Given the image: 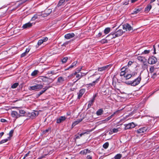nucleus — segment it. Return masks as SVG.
<instances>
[{
	"mask_svg": "<svg viewBox=\"0 0 159 159\" xmlns=\"http://www.w3.org/2000/svg\"><path fill=\"white\" fill-rule=\"evenodd\" d=\"M125 32V31H123L122 30H118L115 33H110L108 36H111V38H115L121 35L123 33Z\"/></svg>",
	"mask_w": 159,
	"mask_h": 159,
	"instance_id": "nucleus-1",
	"label": "nucleus"
},
{
	"mask_svg": "<svg viewBox=\"0 0 159 159\" xmlns=\"http://www.w3.org/2000/svg\"><path fill=\"white\" fill-rule=\"evenodd\" d=\"M157 61V59L156 57L154 56H152L148 58V62L149 64L153 65L155 64Z\"/></svg>",
	"mask_w": 159,
	"mask_h": 159,
	"instance_id": "nucleus-2",
	"label": "nucleus"
},
{
	"mask_svg": "<svg viewBox=\"0 0 159 159\" xmlns=\"http://www.w3.org/2000/svg\"><path fill=\"white\" fill-rule=\"evenodd\" d=\"M141 80V77L140 74L138 77L132 81V84L131 83L132 86H135L139 84L140 83Z\"/></svg>",
	"mask_w": 159,
	"mask_h": 159,
	"instance_id": "nucleus-3",
	"label": "nucleus"
},
{
	"mask_svg": "<svg viewBox=\"0 0 159 159\" xmlns=\"http://www.w3.org/2000/svg\"><path fill=\"white\" fill-rule=\"evenodd\" d=\"M43 87V85L40 84H37L34 86L30 87L29 89V90H38L42 89Z\"/></svg>",
	"mask_w": 159,
	"mask_h": 159,
	"instance_id": "nucleus-4",
	"label": "nucleus"
},
{
	"mask_svg": "<svg viewBox=\"0 0 159 159\" xmlns=\"http://www.w3.org/2000/svg\"><path fill=\"white\" fill-rule=\"evenodd\" d=\"M123 29L126 31H130L133 30L132 27L129 24H125L123 25Z\"/></svg>",
	"mask_w": 159,
	"mask_h": 159,
	"instance_id": "nucleus-5",
	"label": "nucleus"
},
{
	"mask_svg": "<svg viewBox=\"0 0 159 159\" xmlns=\"http://www.w3.org/2000/svg\"><path fill=\"white\" fill-rule=\"evenodd\" d=\"M42 80L43 81L47 82V83L49 84L52 82L54 81V79L48 78L46 76H43V77Z\"/></svg>",
	"mask_w": 159,
	"mask_h": 159,
	"instance_id": "nucleus-6",
	"label": "nucleus"
},
{
	"mask_svg": "<svg viewBox=\"0 0 159 159\" xmlns=\"http://www.w3.org/2000/svg\"><path fill=\"white\" fill-rule=\"evenodd\" d=\"M125 130L129 129L134 128L135 126V125L133 122L129 123L128 124H126L125 125Z\"/></svg>",
	"mask_w": 159,
	"mask_h": 159,
	"instance_id": "nucleus-7",
	"label": "nucleus"
},
{
	"mask_svg": "<svg viewBox=\"0 0 159 159\" xmlns=\"http://www.w3.org/2000/svg\"><path fill=\"white\" fill-rule=\"evenodd\" d=\"M99 78L100 77L97 78L95 80H93L92 83L86 84V86L87 87H89L94 86L99 81Z\"/></svg>",
	"mask_w": 159,
	"mask_h": 159,
	"instance_id": "nucleus-8",
	"label": "nucleus"
},
{
	"mask_svg": "<svg viewBox=\"0 0 159 159\" xmlns=\"http://www.w3.org/2000/svg\"><path fill=\"white\" fill-rule=\"evenodd\" d=\"M96 96V94L93 95L92 99L89 102V103L88 104V107L89 108L90 107L93 105V103L94 101V100Z\"/></svg>",
	"mask_w": 159,
	"mask_h": 159,
	"instance_id": "nucleus-9",
	"label": "nucleus"
},
{
	"mask_svg": "<svg viewBox=\"0 0 159 159\" xmlns=\"http://www.w3.org/2000/svg\"><path fill=\"white\" fill-rule=\"evenodd\" d=\"M52 10L50 9H46L44 11V13L42 14V16L45 17L48 16L52 12Z\"/></svg>",
	"mask_w": 159,
	"mask_h": 159,
	"instance_id": "nucleus-10",
	"label": "nucleus"
},
{
	"mask_svg": "<svg viewBox=\"0 0 159 159\" xmlns=\"http://www.w3.org/2000/svg\"><path fill=\"white\" fill-rule=\"evenodd\" d=\"M75 35L74 33H71L65 34L64 37L66 39H69L73 37Z\"/></svg>",
	"mask_w": 159,
	"mask_h": 159,
	"instance_id": "nucleus-11",
	"label": "nucleus"
},
{
	"mask_svg": "<svg viewBox=\"0 0 159 159\" xmlns=\"http://www.w3.org/2000/svg\"><path fill=\"white\" fill-rule=\"evenodd\" d=\"M64 81V78L61 76H60L58 78L57 82L59 84L62 85L63 84Z\"/></svg>",
	"mask_w": 159,
	"mask_h": 159,
	"instance_id": "nucleus-12",
	"label": "nucleus"
},
{
	"mask_svg": "<svg viewBox=\"0 0 159 159\" xmlns=\"http://www.w3.org/2000/svg\"><path fill=\"white\" fill-rule=\"evenodd\" d=\"M39 114V113L38 111H34L31 113L30 115V117L31 118L33 119L34 118H35L36 116H37Z\"/></svg>",
	"mask_w": 159,
	"mask_h": 159,
	"instance_id": "nucleus-13",
	"label": "nucleus"
},
{
	"mask_svg": "<svg viewBox=\"0 0 159 159\" xmlns=\"http://www.w3.org/2000/svg\"><path fill=\"white\" fill-rule=\"evenodd\" d=\"M32 23H31L30 22H29L27 23H26L25 24H24L22 28H23L24 29H27V28H29L32 26Z\"/></svg>",
	"mask_w": 159,
	"mask_h": 159,
	"instance_id": "nucleus-14",
	"label": "nucleus"
},
{
	"mask_svg": "<svg viewBox=\"0 0 159 159\" xmlns=\"http://www.w3.org/2000/svg\"><path fill=\"white\" fill-rule=\"evenodd\" d=\"M66 119V117L65 116H61L59 118L57 119L56 122L57 123H60L65 120Z\"/></svg>",
	"mask_w": 159,
	"mask_h": 159,
	"instance_id": "nucleus-15",
	"label": "nucleus"
},
{
	"mask_svg": "<svg viewBox=\"0 0 159 159\" xmlns=\"http://www.w3.org/2000/svg\"><path fill=\"white\" fill-rule=\"evenodd\" d=\"M85 92V90L84 89H81L79 91V93L78 96V98L80 99L82 97Z\"/></svg>",
	"mask_w": 159,
	"mask_h": 159,
	"instance_id": "nucleus-16",
	"label": "nucleus"
},
{
	"mask_svg": "<svg viewBox=\"0 0 159 159\" xmlns=\"http://www.w3.org/2000/svg\"><path fill=\"white\" fill-rule=\"evenodd\" d=\"M141 66L143 70H144L146 69L147 70L148 68V64L147 62V60L142 62Z\"/></svg>",
	"mask_w": 159,
	"mask_h": 159,
	"instance_id": "nucleus-17",
	"label": "nucleus"
},
{
	"mask_svg": "<svg viewBox=\"0 0 159 159\" xmlns=\"http://www.w3.org/2000/svg\"><path fill=\"white\" fill-rule=\"evenodd\" d=\"M137 59L139 61L142 63L147 60L145 57L141 56H138Z\"/></svg>",
	"mask_w": 159,
	"mask_h": 159,
	"instance_id": "nucleus-18",
	"label": "nucleus"
},
{
	"mask_svg": "<svg viewBox=\"0 0 159 159\" xmlns=\"http://www.w3.org/2000/svg\"><path fill=\"white\" fill-rule=\"evenodd\" d=\"M147 128L145 127L141 128L137 130V132L138 133H142L145 132L147 130Z\"/></svg>",
	"mask_w": 159,
	"mask_h": 159,
	"instance_id": "nucleus-19",
	"label": "nucleus"
},
{
	"mask_svg": "<svg viewBox=\"0 0 159 159\" xmlns=\"http://www.w3.org/2000/svg\"><path fill=\"white\" fill-rule=\"evenodd\" d=\"M142 10L141 8H135L133 11V12L132 13V14H136L139 13Z\"/></svg>",
	"mask_w": 159,
	"mask_h": 159,
	"instance_id": "nucleus-20",
	"label": "nucleus"
},
{
	"mask_svg": "<svg viewBox=\"0 0 159 159\" xmlns=\"http://www.w3.org/2000/svg\"><path fill=\"white\" fill-rule=\"evenodd\" d=\"M103 112V109H100L97 111L96 114L97 116H99L101 115Z\"/></svg>",
	"mask_w": 159,
	"mask_h": 159,
	"instance_id": "nucleus-21",
	"label": "nucleus"
},
{
	"mask_svg": "<svg viewBox=\"0 0 159 159\" xmlns=\"http://www.w3.org/2000/svg\"><path fill=\"white\" fill-rule=\"evenodd\" d=\"M152 7L151 5L150 4H148L145 9V11L148 12L151 9Z\"/></svg>",
	"mask_w": 159,
	"mask_h": 159,
	"instance_id": "nucleus-22",
	"label": "nucleus"
},
{
	"mask_svg": "<svg viewBox=\"0 0 159 159\" xmlns=\"http://www.w3.org/2000/svg\"><path fill=\"white\" fill-rule=\"evenodd\" d=\"M11 114L12 116L14 117H18V116L17 112L14 111L12 112Z\"/></svg>",
	"mask_w": 159,
	"mask_h": 159,
	"instance_id": "nucleus-23",
	"label": "nucleus"
},
{
	"mask_svg": "<svg viewBox=\"0 0 159 159\" xmlns=\"http://www.w3.org/2000/svg\"><path fill=\"white\" fill-rule=\"evenodd\" d=\"M121 72L120 73V76H124L125 74V69L124 67H123L121 69Z\"/></svg>",
	"mask_w": 159,
	"mask_h": 159,
	"instance_id": "nucleus-24",
	"label": "nucleus"
},
{
	"mask_svg": "<svg viewBox=\"0 0 159 159\" xmlns=\"http://www.w3.org/2000/svg\"><path fill=\"white\" fill-rule=\"evenodd\" d=\"M82 120V119H80L79 120H77L75 121V122H74L72 124V126H74L77 124H78L80 122H81Z\"/></svg>",
	"mask_w": 159,
	"mask_h": 159,
	"instance_id": "nucleus-25",
	"label": "nucleus"
},
{
	"mask_svg": "<svg viewBox=\"0 0 159 159\" xmlns=\"http://www.w3.org/2000/svg\"><path fill=\"white\" fill-rule=\"evenodd\" d=\"M77 61H74L72 64L70 66H69V67L67 69V70L69 69L70 68H73L74 66L76 65L77 64Z\"/></svg>",
	"mask_w": 159,
	"mask_h": 159,
	"instance_id": "nucleus-26",
	"label": "nucleus"
},
{
	"mask_svg": "<svg viewBox=\"0 0 159 159\" xmlns=\"http://www.w3.org/2000/svg\"><path fill=\"white\" fill-rule=\"evenodd\" d=\"M110 31V28L109 27L107 28L104 30V33L105 34H108Z\"/></svg>",
	"mask_w": 159,
	"mask_h": 159,
	"instance_id": "nucleus-27",
	"label": "nucleus"
},
{
	"mask_svg": "<svg viewBox=\"0 0 159 159\" xmlns=\"http://www.w3.org/2000/svg\"><path fill=\"white\" fill-rule=\"evenodd\" d=\"M92 131V130H86L87 131L86 132L82 133L80 134L79 136L80 137H81L83 135H84V134H88L89 133L88 132H91Z\"/></svg>",
	"mask_w": 159,
	"mask_h": 159,
	"instance_id": "nucleus-28",
	"label": "nucleus"
},
{
	"mask_svg": "<svg viewBox=\"0 0 159 159\" xmlns=\"http://www.w3.org/2000/svg\"><path fill=\"white\" fill-rule=\"evenodd\" d=\"M9 139H10L9 137H8L7 138V139H3V140H2L0 142V144H2L4 143H5V142H7Z\"/></svg>",
	"mask_w": 159,
	"mask_h": 159,
	"instance_id": "nucleus-29",
	"label": "nucleus"
},
{
	"mask_svg": "<svg viewBox=\"0 0 159 159\" xmlns=\"http://www.w3.org/2000/svg\"><path fill=\"white\" fill-rule=\"evenodd\" d=\"M65 0H60L59 2L57 5V6L59 7L62 5V4L64 2Z\"/></svg>",
	"mask_w": 159,
	"mask_h": 159,
	"instance_id": "nucleus-30",
	"label": "nucleus"
},
{
	"mask_svg": "<svg viewBox=\"0 0 159 159\" xmlns=\"http://www.w3.org/2000/svg\"><path fill=\"white\" fill-rule=\"evenodd\" d=\"M122 157V155L120 154L116 155L114 157L115 159H120Z\"/></svg>",
	"mask_w": 159,
	"mask_h": 159,
	"instance_id": "nucleus-31",
	"label": "nucleus"
},
{
	"mask_svg": "<svg viewBox=\"0 0 159 159\" xmlns=\"http://www.w3.org/2000/svg\"><path fill=\"white\" fill-rule=\"evenodd\" d=\"M39 15L37 14H35L34 15V16L31 18V20H34L38 18L39 16Z\"/></svg>",
	"mask_w": 159,
	"mask_h": 159,
	"instance_id": "nucleus-32",
	"label": "nucleus"
},
{
	"mask_svg": "<svg viewBox=\"0 0 159 159\" xmlns=\"http://www.w3.org/2000/svg\"><path fill=\"white\" fill-rule=\"evenodd\" d=\"M38 72V71L37 70H35L33 71L31 74V75L32 76H35L37 74Z\"/></svg>",
	"mask_w": 159,
	"mask_h": 159,
	"instance_id": "nucleus-33",
	"label": "nucleus"
},
{
	"mask_svg": "<svg viewBox=\"0 0 159 159\" xmlns=\"http://www.w3.org/2000/svg\"><path fill=\"white\" fill-rule=\"evenodd\" d=\"M155 68L154 67V66H151L150 67L149 70L150 73H153L154 72Z\"/></svg>",
	"mask_w": 159,
	"mask_h": 159,
	"instance_id": "nucleus-34",
	"label": "nucleus"
},
{
	"mask_svg": "<svg viewBox=\"0 0 159 159\" xmlns=\"http://www.w3.org/2000/svg\"><path fill=\"white\" fill-rule=\"evenodd\" d=\"M87 151H89V150L87 149H85L83 151H81L80 152V153L85 155L87 153Z\"/></svg>",
	"mask_w": 159,
	"mask_h": 159,
	"instance_id": "nucleus-35",
	"label": "nucleus"
},
{
	"mask_svg": "<svg viewBox=\"0 0 159 159\" xmlns=\"http://www.w3.org/2000/svg\"><path fill=\"white\" fill-rule=\"evenodd\" d=\"M109 146V143L108 142L105 143L103 145V147L105 149H107Z\"/></svg>",
	"mask_w": 159,
	"mask_h": 159,
	"instance_id": "nucleus-36",
	"label": "nucleus"
},
{
	"mask_svg": "<svg viewBox=\"0 0 159 159\" xmlns=\"http://www.w3.org/2000/svg\"><path fill=\"white\" fill-rule=\"evenodd\" d=\"M19 84L18 83H15L14 84L11 86V88L12 89L16 88L18 85Z\"/></svg>",
	"mask_w": 159,
	"mask_h": 159,
	"instance_id": "nucleus-37",
	"label": "nucleus"
},
{
	"mask_svg": "<svg viewBox=\"0 0 159 159\" xmlns=\"http://www.w3.org/2000/svg\"><path fill=\"white\" fill-rule=\"evenodd\" d=\"M111 132L117 133L118 131V128H114L110 130Z\"/></svg>",
	"mask_w": 159,
	"mask_h": 159,
	"instance_id": "nucleus-38",
	"label": "nucleus"
},
{
	"mask_svg": "<svg viewBox=\"0 0 159 159\" xmlns=\"http://www.w3.org/2000/svg\"><path fill=\"white\" fill-rule=\"evenodd\" d=\"M112 66V65L110 64L109 65H107L105 66H104V69H105V70H108Z\"/></svg>",
	"mask_w": 159,
	"mask_h": 159,
	"instance_id": "nucleus-39",
	"label": "nucleus"
},
{
	"mask_svg": "<svg viewBox=\"0 0 159 159\" xmlns=\"http://www.w3.org/2000/svg\"><path fill=\"white\" fill-rule=\"evenodd\" d=\"M150 50H145L141 54H147L149 53L150 52Z\"/></svg>",
	"mask_w": 159,
	"mask_h": 159,
	"instance_id": "nucleus-40",
	"label": "nucleus"
},
{
	"mask_svg": "<svg viewBox=\"0 0 159 159\" xmlns=\"http://www.w3.org/2000/svg\"><path fill=\"white\" fill-rule=\"evenodd\" d=\"M121 110H122V109L120 110H118L114 112V113L112 115H111V116H112V117H113L115 115L118 114L119 113V112Z\"/></svg>",
	"mask_w": 159,
	"mask_h": 159,
	"instance_id": "nucleus-41",
	"label": "nucleus"
},
{
	"mask_svg": "<svg viewBox=\"0 0 159 159\" xmlns=\"http://www.w3.org/2000/svg\"><path fill=\"white\" fill-rule=\"evenodd\" d=\"M124 77L125 78L126 80H128L130 79V78L132 77L131 74H127L125 75V76H124Z\"/></svg>",
	"mask_w": 159,
	"mask_h": 159,
	"instance_id": "nucleus-42",
	"label": "nucleus"
},
{
	"mask_svg": "<svg viewBox=\"0 0 159 159\" xmlns=\"http://www.w3.org/2000/svg\"><path fill=\"white\" fill-rule=\"evenodd\" d=\"M82 76V75H80L79 74H78L76 75V77L78 79L77 80L80 79Z\"/></svg>",
	"mask_w": 159,
	"mask_h": 159,
	"instance_id": "nucleus-43",
	"label": "nucleus"
},
{
	"mask_svg": "<svg viewBox=\"0 0 159 159\" xmlns=\"http://www.w3.org/2000/svg\"><path fill=\"white\" fill-rule=\"evenodd\" d=\"M45 92V91H43V90H42L41 91H40V92H39V93H38L37 94V97H39V96H40L41 95H42L43 93H44Z\"/></svg>",
	"mask_w": 159,
	"mask_h": 159,
	"instance_id": "nucleus-44",
	"label": "nucleus"
},
{
	"mask_svg": "<svg viewBox=\"0 0 159 159\" xmlns=\"http://www.w3.org/2000/svg\"><path fill=\"white\" fill-rule=\"evenodd\" d=\"M105 70V69H104V66H103L101 67H100L98 68V70L99 71H102L103 70Z\"/></svg>",
	"mask_w": 159,
	"mask_h": 159,
	"instance_id": "nucleus-45",
	"label": "nucleus"
},
{
	"mask_svg": "<svg viewBox=\"0 0 159 159\" xmlns=\"http://www.w3.org/2000/svg\"><path fill=\"white\" fill-rule=\"evenodd\" d=\"M13 132H14V130L13 129L11 130L10 131L9 134V137L10 138V137H11L12 136V134H13Z\"/></svg>",
	"mask_w": 159,
	"mask_h": 159,
	"instance_id": "nucleus-46",
	"label": "nucleus"
},
{
	"mask_svg": "<svg viewBox=\"0 0 159 159\" xmlns=\"http://www.w3.org/2000/svg\"><path fill=\"white\" fill-rule=\"evenodd\" d=\"M112 116L111 115V116H110L109 117H108L107 118H106V119H105L104 120H102V121H108L110 119H111L112 118Z\"/></svg>",
	"mask_w": 159,
	"mask_h": 159,
	"instance_id": "nucleus-47",
	"label": "nucleus"
},
{
	"mask_svg": "<svg viewBox=\"0 0 159 159\" xmlns=\"http://www.w3.org/2000/svg\"><path fill=\"white\" fill-rule=\"evenodd\" d=\"M67 59L68 58L67 57H64L62 59V62L63 63H65L66 62Z\"/></svg>",
	"mask_w": 159,
	"mask_h": 159,
	"instance_id": "nucleus-48",
	"label": "nucleus"
},
{
	"mask_svg": "<svg viewBox=\"0 0 159 159\" xmlns=\"http://www.w3.org/2000/svg\"><path fill=\"white\" fill-rule=\"evenodd\" d=\"M43 41L42 39H41L39 40L38 43V45L39 46L41 45L43 43Z\"/></svg>",
	"mask_w": 159,
	"mask_h": 159,
	"instance_id": "nucleus-49",
	"label": "nucleus"
},
{
	"mask_svg": "<svg viewBox=\"0 0 159 159\" xmlns=\"http://www.w3.org/2000/svg\"><path fill=\"white\" fill-rule=\"evenodd\" d=\"M137 73L136 72L134 71L132 72L131 74L132 75V77H133L136 75H137Z\"/></svg>",
	"mask_w": 159,
	"mask_h": 159,
	"instance_id": "nucleus-50",
	"label": "nucleus"
},
{
	"mask_svg": "<svg viewBox=\"0 0 159 159\" xmlns=\"http://www.w3.org/2000/svg\"><path fill=\"white\" fill-rule=\"evenodd\" d=\"M70 42V41H67L64 43L62 45V46H64L65 47L67 45H68Z\"/></svg>",
	"mask_w": 159,
	"mask_h": 159,
	"instance_id": "nucleus-51",
	"label": "nucleus"
},
{
	"mask_svg": "<svg viewBox=\"0 0 159 159\" xmlns=\"http://www.w3.org/2000/svg\"><path fill=\"white\" fill-rule=\"evenodd\" d=\"M100 42L102 43H107V41L106 39H103L101 40Z\"/></svg>",
	"mask_w": 159,
	"mask_h": 159,
	"instance_id": "nucleus-52",
	"label": "nucleus"
},
{
	"mask_svg": "<svg viewBox=\"0 0 159 159\" xmlns=\"http://www.w3.org/2000/svg\"><path fill=\"white\" fill-rule=\"evenodd\" d=\"M51 87V86H46L44 88H43V89H44L43 90L45 91V92L47 89Z\"/></svg>",
	"mask_w": 159,
	"mask_h": 159,
	"instance_id": "nucleus-53",
	"label": "nucleus"
},
{
	"mask_svg": "<svg viewBox=\"0 0 159 159\" xmlns=\"http://www.w3.org/2000/svg\"><path fill=\"white\" fill-rule=\"evenodd\" d=\"M19 112L21 114H24L25 113V111L23 110H19Z\"/></svg>",
	"mask_w": 159,
	"mask_h": 159,
	"instance_id": "nucleus-54",
	"label": "nucleus"
},
{
	"mask_svg": "<svg viewBox=\"0 0 159 159\" xmlns=\"http://www.w3.org/2000/svg\"><path fill=\"white\" fill-rule=\"evenodd\" d=\"M129 0H126V1L124 2L123 3V5H126L128 4Z\"/></svg>",
	"mask_w": 159,
	"mask_h": 159,
	"instance_id": "nucleus-55",
	"label": "nucleus"
},
{
	"mask_svg": "<svg viewBox=\"0 0 159 159\" xmlns=\"http://www.w3.org/2000/svg\"><path fill=\"white\" fill-rule=\"evenodd\" d=\"M133 62L132 61H129L128 63V66H130Z\"/></svg>",
	"mask_w": 159,
	"mask_h": 159,
	"instance_id": "nucleus-56",
	"label": "nucleus"
},
{
	"mask_svg": "<svg viewBox=\"0 0 159 159\" xmlns=\"http://www.w3.org/2000/svg\"><path fill=\"white\" fill-rule=\"evenodd\" d=\"M27 53H26V52H23V53H22L21 55V57H25L26 54H27Z\"/></svg>",
	"mask_w": 159,
	"mask_h": 159,
	"instance_id": "nucleus-57",
	"label": "nucleus"
},
{
	"mask_svg": "<svg viewBox=\"0 0 159 159\" xmlns=\"http://www.w3.org/2000/svg\"><path fill=\"white\" fill-rule=\"evenodd\" d=\"M132 81H128L126 83L128 85H130L132 86Z\"/></svg>",
	"mask_w": 159,
	"mask_h": 159,
	"instance_id": "nucleus-58",
	"label": "nucleus"
},
{
	"mask_svg": "<svg viewBox=\"0 0 159 159\" xmlns=\"http://www.w3.org/2000/svg\"><path fill=\"white\" fill-rule=\"evenodd\" d=\"M30 48H28L26 49L25 51V52H26V53H27L29 52V51H30Z\"/></svg>",
	"mask_w": 159,
	"mask_h": 159,
	"instance_id": "nucleus-59",
	"label": "nucleus"
},
{
	"mask_svg": "<svg viewBox=\"0 0 159 159\" xmlns=\"http://www.w3.org/2000/svg\"><path fill=\"white\" fill-rule=\"evenodd\" d=\"M0 121L2 122H6L7 121V120H6L5 119H1V120Z\"/></svg>",
	"mask_w": 159,
	"mask_h": 159,
	"instance_id": "nucleus-60",
	"label": "nucleus"
},
{
	"mask_svg": "<svg viewBox=\"0 0 159 159\" xmlns=\"http://www.w3.org/2000/svg\"><path fill=\"white\" fill-rule=\"evenodd\" d=\"M48 73L49 74H55V72L54 71H48Z\"/></svg>",
	"mask_w": 159,
	"mask_h": 159,
	"instance_id": "nucleus-61",
	"label": "nucleus"
},
{
	"mask_svg": "<svg viewBox=\"0 0 159 159\" xmlns=\"http://www.w3.org/2000/svg\"><path fill=\"white\" fill-rule=\"evenodd\" d=\"M87 159H92V157L90 155H88L86 157Z\"/></svg>",
	"mask_w": 159,
	"mask_h": 159,
	"instance_id": "nucleus-62",
	"label": "nucleus"
},
{
	"mask_svg": "<svg viewBox=\"0 0 159 159\" xmlns=\"http://www.w3.org/2000/svg\"><path fill=\"white\" fill-rule=\"evenodd\" d=\"M94 75H93L90 76V77H89V78L91 79V81L93 80L94 79Z\"/></svg>",
	"mask_w": 159,
	"mask_h": 159,
	"instance_id": "nucleus-63",
	"label": "nucleus"
},
{
	"mask_svg": "<svg viewBox=\"0 0 159 159\" xmlns=\"http://www.w3.org/2000/svg\"><path fill=\"white\" fill-rule=\"evenodd\" d=\"M48 38L47 37H45L43 39H42V40H43V42H45L46 41H47L48 40Z\"/></svg>",
	"mask_w": 159,
	"mask_h": 159,
	"instance_id": "nucleus-64",
	"label": "nucleus"
}]
</instances>
